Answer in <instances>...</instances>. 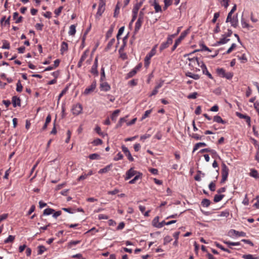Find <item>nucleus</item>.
Masks as SVG:
<instances>
[{
    "label": "nucleus",
    "instance_id": "052dcab7",
    "mask_svg": "<svg viewBox=\"0 0 259 259\" xmlns=\"http://www.w3.org/2000/svg\"><path fill=\"white\" fill-rule=\"evenodd\" d=\"M151 112H152V110H146L144 114L143 115V116L142 117V119H145L146 118L148 117L149 114L151 113Z\"/></svg>",
    "mask_w": 259,
    "mask_h": 259
},
{
    "label": "nucleus",
    "instance_id": "e2e57ef3",
    "mask_svg": "<svg viewBox=\"0 0 259 259\" xmlns=\"http://www.w3.org/2000/svg\"><path fill=\"white\" fill-rule=\"evenodd\" d=\"M236 47V45L234 43L232 44L231 46L229 48V49L227 51L226 54H230L233 50Z\"/></svg>",
    "mask_w": 259,
    "mask_h": 259
},
{
    "label": "nucleus",
    "instance_id": "ea45409f",
    "mask_svg": "<svg viewBox=\"0 0 259 259\" xmlns=\"http://www.w3.org/2000/svg\"><path fill=\"white\" fill-rule=\"evenodd\" d=\"M210 204V201L207 199H204L201 201V205L203 207H208Z\"/></svg>",
    "mask_w": 259,
    "mask_h": 259
},
{
    "label": "nucleus",
    "instance_id": "f3484780",
    "mask_svg": "<svg viewBox=\"0 0 259 259\" xmlns=\"http://www.w3.org/2000/svg\"><path fill=\"white\" fill-rule=\"evenodd\" d=\"M105 10V7H98V11L96 14V19L100 18V17L102 16V14L104 13Z\"/></svg>",
    "mask_w": 259,
    "mask_h": 259
},
{
    "label": "nucleus",
    "instance_id": "ddd939ff",
    "mask_svg": "<svg viewBox=\"0 0 259 259\" xmlns=\"http://www.w3.org/2000/svg\"><path fill=\"white\" fill-rule=\"evenodd\" d=\"M12 102L14 107L16 106H20L21 105V100L19 97L17 96H14L12 97Z\"/></svg>",
    "mask_w": 259,
    "mask_h": 259
},
{
    "label": "nucleus",
    "instance_id": "79ce46f5",
    "mask_svg": "<svg viewBox=\"0 0 259 259\" xmlns=\"http://www.w3.org/2000/svg\"><path fill=\"white\" fill-rule=\"evenodd\" d=\"M136 70H134L133 69L132 70H131L130 72H129L125 76V78L126 79L130 78H131L133 76H134L136 74Z\"/></svg>",
    "mask_w": 259,
    "mask_h": 259
},
{
    "label": "nucleus",
    "instance_id": "49530a36",
    "mask_svg": "<svg viewBox=\"0 0 259 259\" xmlns=\"http://www.w3.org/2000/svg\"><path fill=\"white\" fill-rule=\"evenodd\" d=\"M172 0H164V6L163 7L164 10H166L168 7L172 4Z\"/></svg>",
    "mask_w": 259,
    "mask_h": 259
},
{
    "label": "nucleus",
    "instance_id": "a878e982",
    "mask_svg": "<svg viewBox=\"0 0 259 259\" xmlns=\"http://www.w3.org/2000/svg\"><path fill=\"white\" fill-rule=\"evenodd\" d=\"M206 146V144L204 142H200L196 144L194 146L193 152H194L200 147H205Z\"/></svg>",
    "mask_w": 259,
    "mask_h": 259
},
{
    "label": "nucleus",
    "instance_id": "c85d7f7f",
    "mask_svg": "<svg viewBox=\"0 0 259 259\" xmlns=\"http://www.w3.org/2000/svg\"><path fill=\"white\" fill-rule=\"evenodd\" d=\"M153 6H154V9H155V12L156 13H158V12H161L162 10H161V6L157 3V2L156 1V0H155L153 4Z\"/></svg>",
    "mask_w": 259,
    "mask_h": 259
},
{
    "label": "nucleus",
    "instance_id": "393cba45",
    "mask_svg": "<svg viewBox=\"0 0 259 259\" xmlns=\"http://www.w3.org/2000/svg\"><path fill=\"white\" fill-rule=\"evenodd\" d=\"M250 176L255 178L259 179V176L257 171L255 169H251L249 174Z\"/></svg>",
    "mask_w": 259,
    "mask_h": 259
},
{
    "label": "nucleus",
    "instance_id": "5701e85b",
    "mask_svg": "<svg viewBox=\"0 0 259 259\" xmlns=\"http://www.w3.org/2000/svg\"><path fill=\"white\" fill-rule=\"evenodd\" d=\"M119 112H120V110H119V109L115 110V111H113V112L112 113V114L111 116V118L113 121H116Z\"/></svg>",
    "mask_w": 259,
    "mask_h": 259
},
{
    "label": "nucleus",
    "instance_id": "680f3d73",
    "mask_svg": "<svg viewBox=\"0 0 259 259\" xmlns=\"http://www.w3.org/2000/svg\"><path fill=\"white\" fill-rule=\"evenodd\" d=\"M197 92H194V93H192L190 94H189L188 96H187V98L188 99H195L197 98Z\"/></svg>",
    "mask_w": 259,
    "mask_h": 259
},
{
    "label": "nucleus",
    "instance_id": "6e6d98bb",
    "mask_svg": "<svg viewBox=\"0 0 259 259\" xmlns=\"http://www.w3.org/2000/svg\"><path fill=\"white\" fill-rule=\"evenodd\" d=\"M168 46H169V45L168 44H167V43L166 42H163L160 46L159 50L161 52L165 49L168 47Z\"/></svg>",
    "mask_w": 259,
    "mask_h": 259
},
{
    "label": "nucleus",
    "instance_id": "bb28decb",
    "mask_svg": "<svg viewBox=\"0 0 259 259\" xmlns=\"http://www.w3.org/2000/svg\"><path fill=\"white\" fill-rule=\"evenodd\" d=\"M189 60L192 63L195 64L196 63L200 67L201 65V62H203L201 61H200L197 57H194L191 59H189Z\"/></svg>",
    "mask_w": 259,
    "mask_h": 259
},
{
    "label": "nucleus",
    "instance_id": "aec40b11",
    "mask_svg": "<svg viewBox=\"0 0 259 259\" xmlns=\"http://www.w3.org/2000/svg\"><path fill=\"white\" fill-rule=\"evenodd\" d=\"M213 121L219 123L225 124L226 121L224 120L220 116L215 115L213 117Z\"/></svg>",
    "mask_w": 259,
    "mask_h": 259
},
{
    "label": "nucleus",
    "instance_id": "f03ea898",
    "mask_svg": "<svg viewBox=\"0 0 259 259\" xmlns=\"http://www.w3.org/2000/svg\"><path fill=\"white\" fill-rule=\"evenodd\" d=\"M189 30H186L183 31L179 36V37L176 40L175 42L173 47H172L171 51H174L178 47V46L181 43L182 40L186 36L188 33Z\"/></svg>",
    "mask_w": 259,
    "mask_h": 259
},
{
    "label": "nucleus",
    "instance_id": "c9c22d12",
    "mask_svg": "<svg viewBox=\"0 0 259 259\" xmlns=\"http://www.w3.org/2000/svg\"><path fill=\"white\" fill-rule=\"evenodd\" d=\"M80 242V240L70 241L68 243V247L72 248L73 246L79 244Z\"/></svg>",
    "mask_w": 259,
    "mask_h": 259
},
{
    "label": "nucleus",
    "instance_id": "4d7b16f0",
    "mask_svg": "<svg viewBox=\"0 0 259 259\" xmlns=\"http://www.w3.org/2000/svg\"><path fill=\"white\" fill-rule=\"evenodd\" d=\"M119 3H117V4L116 6L115 9V11H114V17H116L117 16V15H118L119 13L120 7L119 6Z\"/></svg>",
    "mask_w": 259,
    "mask_h": 259
},
{
    "label": "nucleus",
    "instance_id": "423d86ee",
    "mask_svg": "<svg viewBox=\"0 0 259 259\" xmlns=\"http://www.w3.org/2000/svg\"><path fill=\"white\" fill-rule=\"evenodd\" d=\"M98 68V58L96 57L95 59L93 65L92 67L91 72L95 76H98L99 72L97 70Z\"/></svg>",
    "mask_w": 259,
    "mask_h": 259
},
{
    "label": "nucleus",
    "instance_id": "2eb2a0df",
    "mask_svg": "<svg viewBox=\"0 0 259 259\" xmlns=\"http://www.w3.org/2000/svg\"><path fill=\"white\" fill-rule=\"evenodd\" d=\"M126 36H125L123 39V45L121 46V47L120 48V49H119V54H120V57L124 59L126 58V55L125 53H123V54H121V50H123L124 49V48L126 45V42L125 41V39H126Z\"/></svg>",
    "mask_w": 259,
    "mask_h": 259
},
{
    "label": "nucleus",
    "instance_id": "a211bd4d",
    "mask_svg": "<svg viewBox=\"0 0 259 259\" xmlns=\"http://www.w3.org/2000/svg\"><path fill=\"white\" fill-rule=\"evenodd\" d=\"M19 14L18 12H15L13 14V19L15 20L16 23H20L22 21L23 17L22 16L18 17Z\"/></svg>",
    "mask_w": 259,
    "mask_h": 259
},
{
    "label": "nucleus",
    "instance_id": "f8f14e48",
    "mask_svg": "<svg viewBox=\"0 0 259 259\" xmlns=\"http://www.w3.org/2000/svg\"><path fill=\"white\" fill-rule=\"evenodd\" d=\"M100 88L101 91L104 92L109 91L111 89L110 85L105 81L101 82Z\"/></svg>",
    "mask_w": 259,
    "mask_h": 259
},
{
    "label": "nucleus",
    "instance_id": "2f4dec72",
    "mask_svg": "<svg viewBox=\"0 0 259 259\" xmlns=\"http://www.w3.org/2000/svg\"><path fill=\"white\" fill-rule=\"evenodd\" d=\"M111 166H112V164L108 165L106 166H105L104 168L100 169L98 172L99 174L106 173L109 170V169Z\"/></svg>",
    "mask_w": 259,
    "mask_h": 259
},
{
    "label": "nucleus",
    "instance_id": "3c124183",
    "mask_svg": "<svg viewBox=\"0 0 259 259\" xmlns=\"http://www.w3.org/2000/svg\"><path fill=\"white\" fill-rule=\"evenodd\" d=\"M229 215V211L227 210L221 212L219 215L220 217L227 218Z\"/></svg>",
    "mask_w": 259,
    "mask_h": 259
},
{
    "label": "nucleus",
    "instance_id": "1a4fd4ad",
    "mask_svg": "<svg viewBox=\"0 0 259 259\" xmlns=\"http://www.w3.org/2000/svg\"><path fill=\"white\" fill-rule=\"evenodd\" d=\"M229 235L231 237L233 236H241V237H244L246 235V233L243 232H239L237 231H236L235 230H231L229 232Z\"/></svg>",
    "mask_w": 259,
    "mask_h": 259
},
{
    "label": "nucleus",
    "instance_id": "473e14b6",
    "mask_svg": "<svg viewBox=\"0 0 259 259\" xmlns=\"http://www.w3.org/2000/svg\"><path fill=\"white\" fill-rule=\"evenodd\" d=\"M223 242L229 247H230V246H238L240 245L239 242H233L229 241H224Z\"/></svg>",
    "mask_w": 259,
    "mask_h": 259
},
{
    "label": "nucleus",
    "instance_id": "9b49d317",
    "mask_svg": "<svg viewBox=\"0 0 259 259\" xmlns=\"http://www.w3.org/2000/svg\"><path fill=\"white\" fill-rule=\"evenodd\" d=\"M201 65H200V67L202 69L203 73L206 75L210 79H213L212 76L208 72L206 65L204 64L203 62H201Z\"/></svg>",
    "mask_w": 259,
    "mask_h": 259
},
{
    "label": "nucleus",
    "instance_id": "a18cd8bd",
    "mask_svg": "<svg viewBox=\"0 0 259 259\" xmlns=\"http://www.w3.org/2000/svg\"><path fill=\"white\" fill-rule=\"evenodd\" d=\"M102 143H103L102 140L99 138L94 140L92 142V144L94 146H98V145H101L102 144Z\"/></svg>",
    "mask_w": 259,
    "mask_h": 259
},
{
    "label": "nucleus",
    "instance_id": "603ef678",
    "mask_svg": "<svg viewBox=\"0 0 259 259\" xmlns=\"http://www.w3.org/2000/svg\"><path fill=\"white\" fill-rule=\"evenodd\" d=\"M10 47V44L7 40H4L2 48L3 49H9Z\"/></svg>",
    "mask_w": 259,
    "mask_h": 259
},
{
    "label": "nucleus",
    "instance_id": "774afa93",
    "mask_svg": "<svg viewBox=\"0 0 259 259\" xmlns=\"http://www.w3.org/2000/svg\"><path fill=\"white\" fill-rule=\"evenodd\" d=\"M253 106L259 115V102L256 101L254 103Z\"/></svg>",
    "mask_w": 259,
    "mask_h": 259
},
{
    "label": "nucleus",
    "instance_id": "b1692460",
    "mask_svg": "<svg viewBox=\"0 0 259 259\" xmlns=\"http://www.w3.org/2000/svg\"><path fill=\"white\" fill-rule=\"evenodd\" d=\"M236 5H235L233 8H232L231 10L229 12V13L228 14L226 22H229V19L232 17V14L236 11Z\"/></svg>",
    "mask_w": 259,
    "mask_h": 259
},
{
    "label": "nucleus",
    "instance_id": "412c9836",
    "mask_svg": "<svg viewBox=\"0 0 259 259\" xmlns=\"http://www.w3.org/2000/svg\"><path fill=\"white\" fill-rule=\"evenodd\" d=\"M186 75L195 80H197L200 78V76L197 74H193L191 72H188L186 73Z\"/></svg>",
    "mask_w": 259,
    "mask_h": 259
},
{
    "label": "nucleus",
    "instance_id": "69168bd1",
    "mask_svg": "<svg viewBox=\"0 0 259 259\" xmlns=\"http://www.w3.org/2000/svg\"><path fill=\"white\" fill-rule=\"evenodd\" d=\"M172 240L171 238L169 236H166L164 238V244L165 245L170 242Z\"/></svg>",
    "mask_w": 259,
    "mask_h": 259
},
{
    "label": "nucleus",
    "instance_id": "58836bf2",
    "mask_svg": "<svg viewBox=\"0 0 259 259\" xmlns=\"http://www.w3.org/2000/svg\"><path fill=\"white\" fill-rule=\"evenodd\" d=\"M23 86L20 80H19L16 84V91L20 93L22 91Z\"/></svg>",
    "mask_w": 259,
    "mask_h": 259
},
{
    "label": "nucleus",
    "instance_id": "864d4df0",
    "mask_svg": "<svg viewBox=\"0 0 259 259\" xmlns=\"http://www.w3.org/2000/svg\"><path fill=\"white\" fill-rule=\"evenodd\" d=\"M88 50L85 51L82 54L80 60L81 61L83 62L88 57Z\"/></svg>",
    "mask_w": 259,
    "mask_h": 259
},
{
    "label": "nucleus",
    "instance_id": "cd10ccee",
    "mask_svg": "<svg viewBox=\"0 0 259 259\" xmlns=\"http://www.w3.org/2000/svg\"><path fill=\"white\" fill-rule=\"evenodd\" d=\"M142 5V3H137L136 4L133 9L132 13L133 14H138V11Z\"/></svg>",
    "mask_w": 259,
    "mask_h": 259
},
{
    "label": "nucleus",
    "instance_id": "de8ad7c7",
    "mask_svg": "<svg viewBox=\"0 0 259 259\" xmlns=\"http://www.w3.org/2000/svg\"><path fill=\"white\" fill-rule=\"evenodd\" d=\"M191 136L196 140H202L204 138V136H199L197 134H192Z\"/></svg>",
    "mask_w": 259,
    "mask_h": 259
},
{
    "label": "nucleus",
    "instance_id": "0e129e2a",
    "mask_svg": "<svg viewBox=\"0 0 259 259\" xmlns=\"http://www.w3.org/2000/svg\"><path fill=\"white\" fill-rule=\"evenodd\" d=\"M242 258L244 259H257L256 257H254L252 254H244L242 256Z\"/></svg>",
    "mask_w": 259,
    "mask_h": 259
},
{
    "label": "nucleus",
    "instance_id": "0eeeda50",
    "mask_svg": "<svg viewBox=\"0 0 259 259\" xmlns=\"http://www.w3.org/2000/svg\"><path fill=\"white\" fill-rule=\"evenodd\" d=\"M137 171L135 170L133 168H131L129 170H128L126 172V177L125 178V180H127L130 179L132 177L134 176L135 175H137L138 174Z\"/></svg>",
    "mask_w": 259,
    "mask_h": 259
},
{
    "label": "nucleus",
    "instance_id": "dca6fc26",
    "mask_svg": "<svg viewBox=\"0 0 259 259\" xmlns=\"http://www.w3.org/2000/svg\"><path fill=\"white\" fill-rule=\"evenodd\" d=\"M143 21H144V20H140V19H138V20L135 24V32H138V31L140 30Z\"/></svg>",
    "mask_w": 259,
    "mask_h": 259
},
{
    "label": "nucleus",
    "instance_id": "7ed1b4c3",
    "mask_svg": "<svg viewBox=\"0 0 259 259\" xmlns=\"http://www.w3.org/2000/svg\"><path fill=\"white\" fill-rule=\"evenodd\" d=\"M221 183H224L227 180L229 175V168L225 163L222 164Z\"/></svg>",
    "mask_w": 259,
    "mask_h": 259
},
{
    "label": "nucleus",
    "instance_id": "09e8293b",
    "mask_svg": "<svg viewBox=\"0 0 259 259\" xmlns=\"http://www.w3.org/2000/svg\"><path fill=\"white\" fill-rule=\"evenodd\" d=\"M38 254H42L46 250V248L43 245H40L38 247Z\"/></svg>",
    "mask_w": 259,
    "mask_h": 259
},
{
    "label": "nucleus",
    "instance_id": "20e7f679",
    "mask_svg": "<svg viewBox=\"0 0 259 259\" xmlns=\"http://www.w3.org/2000/svg\"><path fill=\"white\" fill-rule=\"evenodd\" d=\"M82 107L80 104L74 105L72 108V114L74 115H78L82 112Z\"/></svg>",
    "mask_w": 259,
    "mask_h": 259
},
{
    "label": "nucleus",
    "instance_id": "e433bc0d",
    "mask_svg": "<svg viewBox=\"0 0 259 259\" xmlns=\"http://www.w3.org/2000/svg\"><path fill=\"white\" fill-rule=\"evenodd\" d=\"M141 174L140 172H138V174L136 175L133 179L129 181V184H133L136 183V182L141 178Z\"/></svg>",
    "mask_w": 259,
    "mask_h": 259
},
{
    "label": "nucleus",
    "instance_id": "9d476101",
    "mask_svg": "<svg viewBox=\"0 0 259 259\" xmlns=\"http://www.w3.org/2000/svg\"><path fill=\"white\" fill-rule=\"evenodd\" d=\"M229 22H230L231 26L234 28L237 27L238 24V19L237 14L236 16H234L233 17H231L229 20Z\"/></svg>",
    "mask_w": 259,
    "mask_h": 259
},
{
    "label": "nucleus",
    "instance_id": "f704fd0d",
    "mask_svg": "<svg viewBox=\"0 0 259 259\" xmlns=\"http://www.w3.org/2000/svg\"><path fill=\"white\" fill-rule=\"evenodd\" d=\"M126 119H125V117H122V118H120L117 123V124H116V126H115V128H118L119 127H120L123 123L126 122Z\"/></svg>",
    "mask_w": 259,
    "mask_h": 259
},
{
    "label": "nucleus",
    "instance_id": "39448f33",
    "mask_svg": "<svg viewBox=\"0 0 259 259\" xmlns=\"http://www.w3.org/2000/svg\"><path fill=\"white\" fill-rule=\"evenodd\" d=\"M96 85H97L96 81V80H94L92 82V84L89 87H88V88H87L85 89V90L83 92V94L85 95L90 94V93H91L95 90V89L96 88Z\"/></svg>",
    "mask_w": 259,
    "mask_h": 259
},
{
    "label": "nucleus",
    "instance_id": "c756f323",
    "mask_svg": "<svg viewBox=\"0 0 259 259\" xmlns=\"http://www.w3.org/2000/svg\"><path fill=\"white\" fill-rule=\"evenodd\" d=\"M76 32V26L74 25H71L69 27L68 34L70 35H74Z\"/></svg>",
    "mask_w": 259,
    "mask_h": 259
},
{
    "label": "nucleus",
    "instance_id": "72a5a7b5",
    "mask_svg": "<svg viewBox=\"0 0 259 259\" xmlns=\"http://www.w3.org/2000/svg\"><path fill=\"white\" fill-rule=\"evenodd\" d=\"M224 196L225 195L223 194L215 195L213 198V201L214 202H218L221 201Z\"/></svg>",
    "mask_w": 259,
    "mask_h": 259
},
{
    "label": "nucleus",
    "instance_id": "5fc2aeb1",
    "mask_svg": "<svg viewBox=\"0 0 259 259\" xmlns=\"http://www.w3.org/2000/svg\"><path fill=\"white\" fill-rule=\"evenodd\" d=\"M123 157V155L120 152H119L117 153L116 156L114 157L113 160L114 161H118L119 160L122 159Z\"/></svg>",
    "mask_w": 259,
    "mask_h": 259
},
{
    "label": "nucleus",
    "instance_id": "7c9ffc66",
    "mask_svg": "<svg viewBox=\"0 0 259 259\" xmlns=\"http://www.w3.org/2000/svg\"><path fill=\"white\" fill-rule=\"evenodd\" d=\"M115 41V38H112L108 43L107 46L105 49L106 50V51L110 50L111 49L112 47L113 46V44H114Z\"/></svg>",
    "mask_w": 259,
    "mask_h": 259
},
{
    "label": "nucleus",
    "instance_id": "4468645a",
    "mask_svg": "<svg viewBox=\"0 0 259 259\" xmlns=\"http://www.w3.org/2000/svg\"><path fill=\"white\" fill-rule=\"evenodd\" d=\"M237 115L240 118L244 119L248 125L250 124V117L249 116L238 112H237Z\"/></svg>",
    "mask_w": 259,
    "mask_h": 259
},
{
    "label": "nucleus",
    "instance_id": "6ab92c4d",
    "mask_svg": "<svg viewBox=\"0 0 259 259\" xmlns=\"http://www.w3.org/2000/svg\"><path fill=\"white\" fill-rule=\"evenodd\" d=\"M223 37L222 38L220 39V40L219 41H218L217 44V45H223V44H225L226 43H227L229 41H230V39L229 38H227L225 35H223Z\"/></svg>",
    "mask_w": 259,
    "mask_h": 259
},
{
    "label": "nucleus",
    "instance_id": "f257e3e1",
    "mask_svg": "<svg viewBox=\"0 0 259 259\" xmlns=\"http://www.w3.org/2000/svg\"><path fill=\"white\" fill-rule=\"evenodd\" d=\"M157 47V45H155L150 51V52L148 53L144 59V64L145 67H147L149 66L150 63L151 58L156 54Z\"/></svg>",
    "mask_w": 259,
    "mask_h": 259
},
{
    "label": "nucleus",
    "instance_id": "4c0bfd02",
    "mask_svg": "<svg viewBox=\"0 0 259 259\" xmlns=\"http://www.w3.org/2000/svg\"><path fill=\"white\" fill-rule=\"evenodd\" d=\"M217 73L220 76H221L222 77H224L225 76L226 71L223 68H218L217 69Z\"/></svg>",
    "mask_w": 259,
    "mask_h": 259
},
{
    "label": "nucleus",
    "instance_id": "8fccbe9b",
    "mask_svg": "<svg viewBox=\"0 0 259 259\" xmlns=\"http://www.w3.org/2000/svg\"><path fill=\"white\" fill-rule=\"evenodd\" d=\"M100 157V155L97 153L92 154L89 155L90 159L92 160L99 159Z\"/></svg>",
    "mask_w": 259,
    "mask_h": 259
},
{
    "label": "nucleus",
    "instance_id": "a19ab883",
    "mask_svg": "<svg viewBox=\"0 0 259 259\" xmlns=\"http://www.w3.org/2000/svg\"><path fill=\"white\" fill-rule=\"evenodd\" d=\"M55 211L54 209L51 208H48L44 210V215H50Z\"/></svg>",
    "mask_w": 259,
    "mask_h": 259
},
{
    "label": "nucleus",
    "instance_id": "37998d69",
    "mask_svg": "<svg viewBox=\"0 0 259 259\" xmlns=\"http://www.w3.org/2000/svg\"><path fill=\"white\" fill-rule=\"evenodd\" d=\"M67 49H68V44L66 42L63 41L62 43L61 48V51L62 53H63V52L67 51Z\"/></svg>",
    "mask_w": 259,
    "mask_h": 259
},
{
    "label": "nucleus",
    "instance_id": "338daca9",
    "mask_svg": "<svg viewBox=\"0 0 259 259\" xmlns=\"http://www.w3.org/2000/svg\"><path fill=\"white\" fill-rule=\"evenodd\" d=\"M233 75V73L229 72H226L225 76L224 77L228 79H230L232 78Z\"/></svg>",
    "mask_w": 259,
    "mask_h": 259
},
{
    "label": "nucleus",
    "instance_id": "c03bdc74",
    "mask_svg": "<svg viewBox=\"0 0 259 259\" xmlns=\"http://www.w3.org/2000/svg\"><path fill=\"white\" fill-rule=\"evenodd\" d=\"M14 239L15 236L12 235H9L8 237L4 240V243H8L10 242H12L14 241Z\"/></svg>",
    "mask_w": 259,
    "mask_h": 259
},
{
    "label": "nucleus",
    "instance_id": "13d9d810",
    "mask_svg": "<svg viewBox=\"0 0 259 259\" xmlns=\"http://www.w3.org/2000/svg\"><path fill=\"white\" fill-rule=\"evenodd\" d=\"M63 9V7H59L57 9H56L54 11V13L56 15V17H58L61 13V11Z\"/></svg>",
    "mask_w": 259,
    "mask_h": 259
},
{
    "label": "nucleus",
    "instance_id": "4be33fe9",
    "mask_svg": "<svg viewBox=\"0 0 259 259\" xmlns=\"http://www.w3.org/2000/svg\"><path fill=\"white\" fill-rule=\"evenodd\" d=\"M51 116L50 114H49L46 117V122H45V123L44 124V126L42 127V130L45 131L47 129L48 124V123H49L51 122Z\"/></svg>",
    "mask_w": 259,
    "mask_h": 259
},
{
    "label": "nucleus",
    "instance_id": "bf43d9fd",
    "mask_svg": "<svg viewBox=\"0 0 259 259\" xmlns=\"http://www.w3.org/2000/svg\"><path fill=\"white\" fill-rule=\"evenodd\" d=\"M209 189L211 191H214L215 190V185L214 182H211L208 186Z\"/></svg>",
    "mask_w": 259,
    "mask_h": 259
},
{
    "label": "nucleus",
    "instance_id": "6e6552de",
    "mask_svg": "<svg viewBox=\"0 0 259 259\" xmlns=\"http://www.w3.org/2000/svg\"><path fill=\"white\" fill-rule=\"evenodd\" d=\"M122 150L123 152V153L125 154V155L127 156L128 159L130 161H134V158L132 157L129 150L127 147H126L125 146H122L121 147Z\"/></svg>",
    "mask_w": 259,
    "mask_h": 259
}]
</instances>
